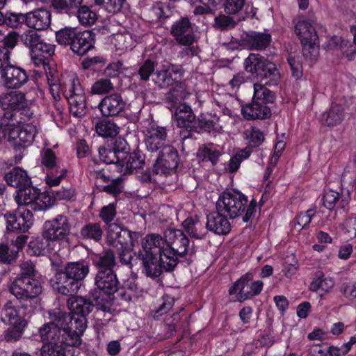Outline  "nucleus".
Here are the masks:
<instances>
[{"label": "nucleus", "instance_id": "1", "mask_svg": "<svg viewBox=\"0 0 356 356\" xmlns=\"http://www.w3.org/2000/svg\"><path fill=\"white\" fill-rule=\"evenodd\" d=\"M20 272L10 277L9 292L15 297L21 307L28 314H35L42 309V286L33 264L24 263L20 265Z\"/></svg>", "mask_w": 356, "mask_h": 356}, {"label": "nucleus", "instance_id": "2", "mask_svg": "<svg viewBox=\"0 0 356 356\" xmlns=\"http://www.w3.org/2000/svg\"><path fill=\"white\" fill-rule=\"evenodd\" d=\"M99 160L106 164H115L123 174H131L143 168L145 155L139 149L130 152L127 141L122 137L111 139L109 143L98 148Z\"/></svg>", "mask_w": 356, "mask_h": 356}, {"label": "nucleus", "instance_id": "3", "mask_svg": "<svg viewBox=\"0 0 356 356\" xmlns=\"http://www.w3.org/2000/svg\"><path fill=\"white\" fill-rule=\"evenodd\" d=\"M48 319L47 323L38 328V334L52 336L51 339H55V337H65L72 345H81L83 332L76 329L77 326L74 323L75 316L71 312L54 308L48 311Z\"/></svg>", "mask_w": 356, "mask_h": 356}, {"label": "nucleus", "instance_id": "4", "mask_svg": "<svg viewBox=\"0 0 356 356\" xmlns=\"http://www.w3.org/2000/svg\"><path fill=\"white\" fill-rule=\"evenodd\" d=\"M12 114L0 119V143L7 138L13 146L16 155L22 157L21 154L30 146L38 134L37 127L33 123H26L25 120H12Z\"/></svg>", "mask_w": 356, "mask_h": 356}, {"label": "nucleus", "instance_id": "5", "mask_svg": "<svg viewBox=\"0 0 356 356\" xmlns=\"http://www.w3.org/2000/svg\"><path fill=\"white\" fill-rule=\"evenodd\" d=\"M216 208L224 211L230 219L241 217L243 222H252L257 212V200L248 202V197L238 190L224 191L216 202Z\"/></svg>", "mask_w": 356, "mask_h": 356}, {"label": "nucleus", "instance_id": "6", "mask_svg": "<svg viewBox=\"0 0 356 356\" xmlns=\"http://www.w3.org/2000/svg\"><path fill=\"white\" fill-rule=\"evenodd\" d=\"M89 261L80 259L77 261L67 262L63 268L55 274L56 286L58 292L64 296H72L84 284V280L90 273Z\"/></svg>", "mask_w": 356, "mask_h": 356}, {"label": "nucleus", "instance_id": "7", "mask_svg": "<svg viewBox=\"0 0 356 356\" xmlns=\"http://www.w3.org/2000/svg\"><path fill=\"white\" fill-rule=\"evenodd\" d=\"M267 86L266 81L264 83H254L252 101L241 104V113L245 120H265L271 118L277 95Z\"/></svg>", "mask_w": 356, "mask_h": 356}, {"label": "nucleus", "instance_id": "8", "mask_svg": "<svg viewBox=\"0 0 356 356\" xmlns=\"http://www.w3.org/2000/svg\"><path fill=\"white\" fill-rule=\"evenodd\" d=\"M70 312L75 316V325L79 332L84 333L87 327V316L95 309L97 311L109 312L110 304L104 301V298L99 297V292L90 290L88 294L83 296H76L71 302H67Z\"/></svg>", "mask_w": 356, "mask_h": 356}, {"label": "nucleus", "instance_id": "9", "mask_svg": "<svg viewBox=\"0 0 356 356\" xmlns=\"http://www.w3.org/2000/svg\"><path fill=\"white\" fill-rule=\"evenodd\" d=\"M243 65L247 73L261 81H266L268 86H276L280 81V73L275 64L259 54L250 53Z\"/></svg>", "mask_w": 356, "mask_h": 356}, {"label": "nucleus", "instance_id": "10", "mask_svg": "<svg viewBox=\"0 0 356 356\" xmlns=\"http://www.w3.org/2000/svg\"><path fill=\"white\" fill-rule=\"evenodd\" d=\"M19 305H14L11 300H8L1 308L0 316L1 321L10 327L6 331V339L8 341H16L23 335L27 321L25 316L31 317L34 314H28Z\"/></svg>", "mask_w": 356, "mask_h": 356}, {"label": "nucleus", "instance_id": "11", "mask_svg": "<svg viewBox=\"0 0 356 356\" xmlns=\"http://www.w3.org/2000/svg\"><path fill=\"white\" fill-rule=\"evenodd\" d=\"M0 106L3 112L0 113V119L12 114V120L19 119L29 121L33 115L29 106L26 95L21 91H10L0 95Z\"/></svg>", "mask_w": 356, "mask_h": 356}, {"label": "nucleus", "instance_id": "12", "mask_svg": "<svg viewBox=\"0 0 356 356\" xmlns=\"http://www.w3.org/2000/svg\"><path fill=\"white\" fill-rule=\"evenodd\" d=\"M164 252L170 259L175 260L176 266L181 261V258H184L188 253L193 256L197 251L194 242L190 248V240L181 229L168 228L164 232Z\"/></svg>", "mask_w": 356, "mask_h": 356}, {"label": "nucleus", "instance_id": "13", "mask_svg": "<svg viewBox=\"0 0 356 356\" xmlns=\"http://www.w3.org/2000/svg\"><path fill=\"white\" fill-rule=\"evenodd\" d=\"M95 290L99 292V297L104 298L111 305L114 300H120L129 302L131 300V295L120 289V283L115 271L110 273H96L95 277Z\"/></svg>", "mask_w": 356, "mask_h": 356}, {"label": "nucleus", "instance_id": "14", "mask_svg": "<svg viewBox=\"0 0 356 356\" xmlns=\"http://www.w3.org/2000/svg\"><path fill=\"white\" fill-rule=\"evenodd\" d=\"M138 258L141 261L143 273L148 277L156 279L163 273H172L177 267L175 260L170 258L164 252L163 254L154 252H138Z\"/></svg>", "mask_w": 356, "mask_h": 356}, {"label": "nucleus", "instance_id": "15", "mask_svg": "<svg viewBox=\"0 0 356 356\" xmlns=\"http://www.w3.org/2000/svg\"><path fill=\"white\" fill-rule=\"evenodd\" d=\"M138 258L141 261L143 273L148 277L156 279L163 273H172L177 267L175 260L170 258L164 252L163 254L154 252H138Z\"/></svg>", "mask_w": 356, "mask_h": 356}, {"label": "nucleus", "instance_id": "16", "mask_svg": "<svg viewBox=\"0 0 356 356\" xmlns=\"http://www.w3.org/2000/svg\"><path fill=\"white\" fill-rule=\"evenodd\" d=\"M15 200L18 206H24L31 211H41L52 207L51 195L33 186V184L16 191Z\"/></svg>", "mask_w": 356, "mask_h": 356}, {"label": "nucleus", "instance_id": "17", "mask_svg": "<svg viewBox=\"0 0 356 356\" xmlns=\"http://www.w3.org/2000/svg\"><path fill=\"white\" fill-rule=\"evenodd\" d=\"M295 33L300 40L302 55L307 60H316L319 54L318 36L314 26L300 20L295 25Z\"/></svg>", "mask_w": 356, "mask_h": 356}, {"label": "nucleus", "instance_id": "18", "mask_svg": "<svg viewBox=\"0 0 356 356\" xmlns=\"http://www.w3.org/2000/svg\"><path fill=\"white\" fill-rule=\"evenodd\" d=\"M62 90L69 104L70 113L76 118L84 116L87 113L86 97L78 78L70 79Z\"/></svg>", "mask_w": 356, "mask_h": 356}, {"label": "nucleus", "instance_id": "19", "mask_svg": "<svg viewBox=\"0 0 356 356\" xmlns=\"http://www.w3.org/2000/svg\"><path fill=\"white\" fill-rule=\"evenodd\" d=\"M3 218L8 233L25 234L31 228L34 222L32 211L24 206H18L13 211H6Z\"/></svg>", "mask_w": 356, "mask_h": 356}, {"label": "nucleus", "instance_id": "20", "mask_svg": "<svg viewBox=\"0 0 356 356\" xmlns=\"http://www.w3.org/2000/svg\"><path fill=\"white\" fill-rule=\"evenodd\" d=\"M180 159L177 149L172 145H165L158 151L156 159L153 165L154 175L165 177L177 172Z\"/></svg>", "mask_w": 356, "mask_h": 356}, {"label": "nucleus", "instance_id": "21", "mask_svg": "<svg viewBox=\"0 0 356 356\" xmlns=\"http://www.w3.org/2000/svg\"><path fill=\"white\" fill-rule=\"evenodd\" d=\"M38 334L43 342L40 348L41 356H74V348L80 346L68 343V339L65 337H55V339H51V336L46 337L42 334Z\"/></svg>", "mask_w": 356, "mask_h": 356}, {"label": "nucleus", "instance_id": "22", "mask_svg": "<svg viewBox=\"0 0 356 356\" xmlns=\"http://www.w3.org/2000/svg\"><path fill=\"white\" fill-rule=\"evenodd\" d=\"M253 279V275L247 273L238 279L229 289V294H236L237 299L242 302L258 296L262 291L264 283L261 280L254 281L250 285V290L245 291V287Z\"/></svg>", "mask_w": 356, "mask_h": 356}, {"label": "nucleus", "instance_id": "23", "mask_svg": "<svg viewBox=\"0 0 356 356\" xmlns=\"http://www.w3.org/2000/svg\"><path fill=\"white\" fill-rule=\"evenodd\" d=\"M140 236V232H132L126 227L113 224L108 231V242L117 250L133 248Z\"/></svg>", "mask_w": 356, "mask_h": 356}, {"label": "nucleus", "instance_id": "24", "mask_svg": "<svg viewBox=\"0 0 356 356\" xmlns=\"http://www.w3.org/2000/svg\"><path fill=\"white\" fill-rule=\"evenodd\" d=\"M172 118L176 126L181 129L179 135L181 139L192 138V126H194L197 117L191 106L186 104L177 106L172 113Z\"/></svg>", "mask_w": 356, "mask_h": 356}, {"label": "nucleus", "instance_id": "25", "mask_svg": "<svg viewBox=\"0 0 356 356\" xmlns=\"http://www.w3.org/2000/svg\"><path fill=\"white\" fill-rule=\"evenodd\" d=\"M71 225L66 216L58 215L52 220L44 222L42 227L44 236L52 243L64 241L70 233Z\"/></svg>", "mask_w": 356, "mask_h": 356}, {"label": "nucleus", "instance_id": "26", "mask_svg": "<svg viewBox=\"0 0 356 356\" xmlns=\"http://www.w3.org/2000/svg\"><path fill=\"white\" fill-rule=\"evenodd\" d=\"M1 78L6 88L18 90L27 83L29 75L24 68L8 63L1 70Z\"/></svg>", "mask_w": 356, "mask_h": 356}, {"label": "nucleus", "instance_id": "27", "mask_svg": "<svg viewBox=\"0 0 356 356\" xmlns=\"http://www.w3.org/2000/svg\"><path fill=\"white\" fill-rule=\"evenodd\" d=\"M194 25L187 16L180 17L171 26L170 35L181 46L193 45L195 41Z\"/></svg>", "mask_w": 356, "mask_h": 356}, {"label": "nucleus", "instance_id": "28", "mask_svg": "<svg viewBox=\"0 0 356 356\" xmlns=\"http://www.w3.org/2000/svg\"><path fill=\"white\" fill-rule=\"evenodd\" d=\"M97 108L102 117H122L125 113L126 102L120 93L115 92L106 95Z\"/></svg>", "mask_w": 356, "mask_h": 356}, {"label": "nucleus", "instance_id": "29", "mask_svg": "<svg viewBox=\"0 0 356 356\" xmlns=\"http://www.w3.org/2000/svg\"><path fill=\"white\" fill-rule=\"evenodd\" d=\"M272 42L271 35L267 33L250 31L245 33L241 38V44L249 50L262 51Z\"/></svg>", "mask_w": 356, "mask_h": 356}, {"label": "nucleus", "instance_id": "30", "mask_svg": "<svg viewBox=\"0 0 356 356\" xmlns=\"http://www.w3.org/2000/svg\"><path fill=\"white\" fill-rule=\"evenodd\" d=\"M90 259L97 270L96 273L115 271L116 257L111 249H104L99 253L92 252L90 254Z\"/></svg>", "mask_w": 356, "mask_h": 356}, {"label": "nucleus", "instance_id": "31", "mask_svg": "<svg viewBox=\"0 0 356 356\" xmlns=\"http://www.w3.org/2000/svg\"><path fill=\"white\" fill-rule=\"evenodd\" d=\"M224 211H220L216 208V211L210 212L207 216L206 226L207 232L210 231L216 234L226 235L231 230V225L227 220V215H225Z\"/></svg>", "mask_w": 356, "mask_h": 356}, {"label": "nucleus", "instance_id": "32", "mask_svg": "<svg viewBox=\"0 0 356 356\" xmlns=\"http://www.w3.org/2000/svg\"><path fill=\"white\" fill-rule=\"evenodd\" d=\"M321 200L323 207L330 211L335 208L344 209L350 203V193L343 189L341 193L332 190L325 191Z\"/></svg>", "mask_w": 356, "mask_h": 356}, {"label": "nucleus", "instance_id": "33", "mask_svg": "<svg viewBox=\"0 0 356 356\" xmlns=\"http://www.w3.org/2000/svg\"><path fill=\"white\" fill-rule=\"evenodd\" d=\"M95 34L89 30L78 31L70 49L77 56H84L95 47Z\"/></svg>", "mask_w": 356, "mask_h": 356}, {"label": "nucleus", "instance_id": "34", "mask_svg": "<svg viewBox=\"0 0 356 356\" xmlns=\"http://www.w3.org/2000/svg\"><path fill=\"white\" fill-rule=\"evenodd\" d=\"M167 129L165 127L152 125L147 131L145 138L147 149L150 152H157L165 146Z\"/></svg>", "mask_w": 356, "mask_h": 356}, {"label": "nucleus", "instance_id": "35", "mask_svg": "<svg viewBox=\"0 0 356 356\" xmlns=\"http://www.w3.org/2000/svg\"><path fill=\"white\" fill-rule=\"evenodd\" d=\"M26 26L38 31L48 29L51 24V15L49 10L40 8L26 13Z\"/></svg>", "mask_w": 356, "mask_h": 356}, {"label": "nucleus", "instance_id": "36", "mask_svg": "<svg viewBox=\"0 0 356 356\" xmlns=\"http://www.w3.org/2000/svg\"><path fill=\"white\" fill-rule=\"evenodd\" d=\"M178 70H174L173 67L163 66L161 69L157 68L154 74L152 81L160 88H166L178 83L180 79L177 74Z\"/></svg>", "mask_w": 356, "mask_h": 356}, {"label": "nucleus", "instance_id": "37", "mask_svg": "<svg viewBox=\"0 0 356 356\" xmlns=\"http://www.w3.org/2000/svg\"><path fill=\"white\" fill-rule=\"evenodd\" d=\"M34 46L30 54L35 65L40 66L47 65L49 58L54 54L55 45L44 42L42 40Z\"/></svg>", "mask_w": 356, "mask_h": 356}, {"label": "nucleus", "instance_id": "38", "mask_svg": "<svg viewBox=\"0 0 356 356\" xmlns=\"http://www.w3.org/2000/svg\"><path fill=\"white\" fill-rule=\"evenodd\" d=\"M3 179L6 184L12 187L21 189L23 186L31 184V179L27 172L20 167H14L5 173Z\"/></svg>", "mask_w": 356, "mask_h": 356}, {"label": "nucleus", "instance_id": "39", "mask_svg": "<svg viewBox=\"0 0 356 356\" xmlns=\"http://www.w3.org/2000/svg\"><path fill=\"white\" fill-rule=\"evenodd\" d=\"M181 226L192 238L204 239L207 234V226L204 225L197 215L186 218Z\"/></svg>", "mask_w": 356, "mask_h": 356}, {"label": "nucleus", "instance_id": "40", "mask_svg": "<svg viewBox=\"0 0 356 356\" xmlns=\"http://www.w3.org/2000/svg\"><path fill=\"white\" fill-rule=\"evenodd\" d=\"M53 243L44 236L42 232L40 236L33 238L28 243V254L34 256H43L51 253Z\"/></svg>", "mask_w": 356, "mask_h": 356}, {"label": "nucleus", "instance_id": "41", "mask_svg": "<svg viewBox=\"0 0 356 356\" xmlns=\"http://www.w3.org/2000/svg\"><path fill=\"white\" fill-rule=\"evenodd\" d=\"M344 118V108L340 104L332 103L329 109L321 117V123L326 127L337 126Z\"/></svg>", "mask_w": 356, "mask_h": 356}, {"label": "nucleus", "instance_id": "42", "mask_svg": "<svg viewBox=\"0 0 356 356\" xmlns=\"http://www.w3.org/2000/svg\"><path fill=\"white\" fill-rule=\"evenodd\" d=\"M165 238L157 234H149L142 240L141 249L138 252H154L163 254L165 247L163 246Z\"/></svg>", "mask_w": 356, "mask_h": 356}, {"label": "nucleus", "instance_id": "43", "mask_svg": "<svg viewBox=\"0 0 356 356\" xmlns=\"http://www.w3.org/2000/svg\"><path fill=\"white\" fill-rule=\"evenodd\" d=\"M120 128L113 120L109 118L101 117L95 124V131L98 136L103 138H115L119 134Z\"/></svg>", "mask_w": 356, "mask_h": 356}, {"label": "nucleus", "instance_id": "44", "mask_svg": "<svg viewBox=\"0 0 356 356\" xmlns=\"http://www.w3.org/2000/svg\"><path fill=\"white\" fill-rule=\"evenodd\" d=\"M316 212L315 209H309L306 211L298 212L290 222L289 225L291 230L300 232L303 229H308Z\"/></svg>", "mask_w": 356, "mask_h": 356}, {"label": "nucleus", "instance_id": "45", "mask_svg": "<svg viewBox=\"0 0 356 356\" xmlns=\"http://www.w3.org/2000/svg\"><path fill=\"white\" fill-rule=\"evenodd\" d=\"M175 298L170 294H164L157 300L154 308L151 310L152 318L158 321L160 318L167 314L174 306Z\"/></svg>", "mask_w": 356, "mask_h": 356}, {"label": "nucleus", "instance_id": "46", "mask_svg": "<svg viewBox=\"0 0 356 356\" xmlns=\"http://www.w3.org/2000/svg\"><path fill=\"white\" fill-rule=\"evenodd\" d=\"M82 2L83 0H53L51 6L58 13L72 15L78 11Z\"/></svg>", "mask_w": 356, "mask_h": 356}, {"label": "nucleus", "instance_id": "47", "mask_svg": "<svg viewBox=\"0 0 356 356\" xmlns=\"http://www.w3.org/2000/svg\"><path fill=\"white\" fill-rule=\"evenodd\" d=\"M221 155V152L217 148L214 147L212 143L202 145L199 147L197 152V157L201 161L211 162L213 166L217 165Z\"/></svg>", "mask_w": 356, "mask_h": 356}, {"label": "nucleus", "instance_id": "48", "mask_svg": "<svg viewBox=\"0 0 356 356\" xmlns=\"http://www.w3.org/2000/svg\"><path fill=\"white\" fill-rule=\"evenodd\" d=\"M334 286V281L330 277H326L325 274L321 270H318L315 273L314 278L311 282L309 288V290L314 292H317L319 290L327 293Z\"/></svg>", "mask_w": 356, "mask_h": 356}, {"label": "nucleus", "instance_id": "49", "mask_svg": "<svg viewBox=\"0 0 356 356\" xmlns=\"http://www.w3.org/2000/svg\"><path fill=\"white\" fill-rule=\"evenodd\" d=\"M124 190V179L122 175L115 177L108 184L102 186L97 191L99 193H105L115 199L119 197Z\"/></svg>", "mask_w": 356, "mask_h": 356}, {"label": "nucleus", "instance_id": "50", "mask_svg": "<svg viewBox=\"0 0 356 356\" xmlns=\"http://www.w3.org/2000/svg\"><path fill=\"white\" fill-rule=\"evenodd\" d=\"M80 235L83 239L99 242L102 238L103 230L99 222H88L81 227Z\"/></svg>", "mask_w": 356, "mask_h": 356}, {"label": "nucleus", "instance_id": "51", "mask_svg": "<svg viewBox=\"0 0 356 356\" xmlns=\"http://www.w3.org/2000/svg\"><path fill=\"white\" fill-rule=\"evenodd\" d=\"M78 32L77 29L65 26L56 31V40L60 45L70 46L71 47L72 40Z\"/></svg>", "mask_w": 356, "mask_h": 356}, {"label": "nucleus", "instance_id": "52", "mask_svg": "<svg viewBox=\"0 0 356 356\" xmlns=\"http://www.w3.org/2000/svg\"><path fill=\"white\" fill-rule=\"evenodd\" d=\"M76 15L81 24L90 26L94 24L97 20V14L88 6L81 5L78 11L74 14Z\"/></svg>", "mask_w": 356, "mask_h": 356}, {"label": "nucleus", "instance_id": "53", "mask_svg": "<svg viewBox=\"0 0 356 356\" xmlns=\"http://www.w3.org/2000/svg\"><path fill=\"white\" fill-rule=\"evenodd\" d=\"M232 15L219 14L214 18L213 27L220 31H229L234 29L237 24L236 21Z\"/></svg>", "mask_w": 356, "mask_h": 356}, {"label": "nucleus", "instance_id": "54", "mask_svg": "<svg viewBox=\"0 0 356 356\" xmlns=\"http://www.w3.org/2000/svg\"><path fill=\"white\" fill-rule=\"evenodd\" d=\"M76 191L74 187H62L57 191H52V196H51L52 200V206L55 204L56 201H74L76 200Z\"/></svg>", "mask_w": 356, "mask_h": 356}, {"label": "nucleus", "instance_id": "55", "mask_svg": "<svg viewBox=\"0 0 356 356\" xmlns=\"http://www.w3.org/2000/svg\"><path fill=\"white\" fill-rule=\"evenodd\" d=\"M245 140H247V145L257 149L263 145L265 136L259 128L252 127L248 133H246Z\"/></svg>", "mask_w": 356, "mask_h": 356}, {"label": "nucleus", "instance_id": "56", "mask_svg": "<svg viewBox=\"0 0 356 356\" xmlns=\"http://www.w3.org/2000/svg\"><path fill=\"white\" fill-rule=\"evenodd\" d=\"M92 173L95 179V187L97 191L100 189L102 186L106 185L115 177L111 174L108 168H94Z\"/></svg>", "mask_w": 356, "mask_h": 356}, {"label": "nucleus", "instance_id": "57", "mask_svg": "<svg viewBox=\"0 0 356 356\" xmlns=\"http://www.w3.org/2000/svg\"><path fill=\"white\" fill-rule=\"evenodd\" d=\"M353 42L341 36L334 35L327 42V49L328 50L340 51L343 55L348 48H351Z\"/></svg>", "mask_w": 356, "mask_h": 356}, {"label": "nucleus", "instance_id": "58", "mask_svg": "<svg viewBox=\"0 0 356 356\" xmlns=\"http://www.w3.org/2000/svg\"><path fill=\"white\" fill-rule=\"evenodd\" d=\"M18 251L10 250L8 244L0 243V264L13 265L18 258Z\"/></svg>", "mask_w": 356, "mask_h": 356}, {"label": "nucleus", "instance_id": "59", "mask_svg": "<svg viewBox=\"0 0 356 356\" xmlns=\"http://www.w3.org/2000/svg\"><path fill=\"white\" fill-rule=\"evenodd\" d=\"M216 122L213 120L197 118L195 124L193 127L192 138L195 134H202L203 133H210L215 129Z\"/></svg>", "mask_w": 356, "mask_h": 356}, {"label": "nucleus", "instance_id": "60", "mask_svg": "<svg viewBox=\"0 0 356 356\" xmlns=\"http://www.w3.org/2000/svg\"><path fill=\"white\" fill-rule=\"evenodd\" d=\"M57 157L54 152L50 149L47 148L41 152V163L49 170H55L58 172L60 168L56 165Z\"/></svg>", "mask_w": 356, "mask_h": 356}, {"label": "nucleus", "instance_id": "61", "mask_svg": "<svg viewBox=\"0 0 356 356\" xmlns=\"http://www.w3.org/2000/svg\"><path fill=\"white\" fill-rule=\"evenodd\" d=\"M113 84L108 78L98 79L91 87V93L93 95L108 94L113 90Z\"/></svg>", "mask_w": 356, "mask_h": 356}, {"label": "nucleus", "instance_id": "62", "mask_svg": "<svg viewBox=\"0 0 356 356\" xmlns=\"http://www.w3.org/2000/svg\"><path fill=\"white\" fill-rule=\"evenodd\" d=\"M117 202H111L104 206L99 211V218L108 227L112 225L111 222L117 215Z\"/></svg>", "mask_w": 356, "mask_h": 356}, {"label": "nucleus", "instance_id": "63", "mask_svg": "<svg viewBox=\"0 0 356 356\" xmlns=\"http://www.w3.org/2000/svg\"><path fill=\"white\" fill-rule=\"evenodd\" d=\"M157 63L150 58L146 59L138 70V74L142 81H147L151 75L154 76L156 72Z\"/></svg>", "mask_w": 356, "mask_h": 356}, {"label": "nucleus", "instance_id": "64", "mask_svg": "<svg viewBox=\"0 0 356 356\" xmlns=\"http://www.w3.org/2000/svg\"><path fill=\"white\" fill-rule=\"evenodd\" d=\"M125 0H95V3L109 13L120 11Z\"/></svg>", "mask_w": 356, "mask_h": 356}]
</instances>
